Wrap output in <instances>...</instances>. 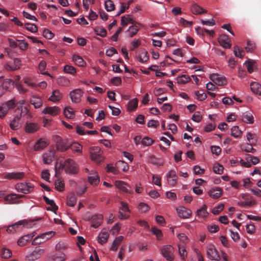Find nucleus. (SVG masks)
Instances as JSON below:
<instances>
[{
    "mask_svg": "<svg viewBox=\"0 0 261 261\" xmlns=\"http://www.w3.org/2000/svg\"><path fill=\"white\" fill-rule=\"evenodd\" d=\"M162 255L168 261H173L174 259V248L170 245H164L161 249Z\"/></svg>",
    "mask_w": 261,
    "mask_h": 261,
    "instance_id": "obj_1",
    "label": "nucleus"
},
{
    "mask_svg": "<svg viewBox=\"0 0 261 261\" xmlns=\"http://www.w3.org/2000/svg\"><path fill=\"white\" fill-rule=\"evenodd\" d=\"M64 166L65 172L68 174H74L79 171L77 165L72 159H67L65 161Z\"/></svg>",
    "mask_w": 261,
    "mask_h": 261,
    "instance_id": "obj_2",
    "label": "nucleus"
},
{
    "mask_svg": "<svg viewBox=\"0 0 261 261\" xmlns=\"http://www.w3.org/2000/svg\"><path fill=\"white\" fill-rule=\"evenodd\" d=\"M54 234L55 232L54 231H48L43 233L35 237L33 240L32 244V245L35 246L43 243L49 239Z\"/></svg>",
    "mask_w": 261,
    "mask_h": 261,
    "instance_id": "obj_3",
    "label": "nucleus"
},
{
    "mask_svg": "<svg viewBox=\"0 0 261 261\" xmlns=\"http://www.w3.org/2000/svg\"><path fill=\"white\" fill-rule=\"evenodd\" d=\"M206 254L211 260H219L220 259L218 252L213 245L208 246L206 250Z\"/></svg>",
    "mask_w": 261,
    "mask_h": 261,
    "instance_id": "obj_4",
    "label": "nucleus"
},
{
    "mask_svg": "<svg viewBox=\"0 0 261 261\" xmlns=\"http://www.w3.org/2000/svg\"><path fill=\"white\" fill-rule=\"evenodd\" d=\"M56 150L54 148L45 152L42 155L43 163L45 164H50L55 158Z\"/></svg>",
    "mask_w": 261,
    "mask_h": 261,
    "instance_id": "obj_5",
    "label": "nucleus"
},
{
    "mask_svg": "<svg viewBox=\"0 0 261 261\" xmlns=\"http://www.w3.org/2000/svg\"><path fill=\"white\" fill-rule=\"evenodd\" d=\"M121 206L119 208L118 213V218L121 220L127 219L129 218V216L126 213H130L128 205L123 201L121 202Z\"/></svg>",
    "mask_w": 261,
    "mask_h": 261,
    "instance_id": "obj_6",
    "label": "nucleus"
},
{
    "mask_svg": "<svg viewBox=\"0 0 261 261\" xmlns=\"http://www.w3.org/2000/svg\"><path fill=\"white\" fill-rule=\"evenodd\" d=\"M32 185L29 182L18 184L16 185V189L18 192L24 194L30 193L33 189Z\"/></svg>",
    "mask_w": 261,
    "mask_h": 261,
    "instance_id": "obj_7",
    "label": "nucleus"
},
{
    "mask_svg": "<svg viewBox=\"0 0 261 261\" xmlns=\"http://www.w3.org/2000/svg\"><path fill=\"white\" fill-rule=\"evenodd\" d=\"M44 252V249L36 248L33 252L27 256L26 258L29 261H35L39 258Z\"/></svg>",
    "mask_w": 261,
    "mask_h": 261,
    "instance_id": "obj_8",
    "label": "nucleus"
},
{
    "mask_svg": "<svg viewBox=\"0 0 261 261\" xmlns=\"http://www.w3.org/2000/svg\"><path fill=\"white\" fill-rule=\"evenodd\" d=\"M210 78L212 81L219 86H223L226 85L227 83L226 78L223 76H221L218 74H213L211 75Z\"/></svg>",
    "mask_w": 261,
    "mask_h": 261,
    "instance_id": "obj_9",
    "label": "nucleus"
},
{
    "mask_svg": "<svg viewBox=\"0 0 261 261\" xmlns=\"http://www.w3.org/2000/svg\"><path fill=\"white\" fill-rule=\"evenodd\" d=\"M91 221L92 223L91 226L96 228L101 224L103 221V216L101 214H95L91 217Z\"/></svg>",
    "mask_w": 261,
    "mask_h": 261,
    "instance_id": "obj_10",
    "label": "nucleus"
},
{
    "mask_svg": "<svg viewBox=\"0 0 261 261\" xmlns=\"http://www.w3.org/2000/svg\"><path fill=\"white\" fill-rule=\"evenodd\" d=\"M218 41L220 44L225 48H229L231 47L230 40L226 35H221L218 38Z\"/></svg>",
    "mask_w": 261,
    "mask_h": 261,
    "instance_id": "obj_11",
    "label": "nucleus"
},
{
    "mask_svg": "<svg viewBox=\"0 0 261 261\" xmlns=\"http://www.w3.org/2000/svg\"><path fill=\"white\" fill-rule=\"evenodd\" d=\"M82 91L81 89H77L71 92L70 93V96L72 102L77 103L81 101V97L82 96Z\"/></svg>",
    "mask_w": 261,
    "mask_h": 261,
    "instance_id": "obj_12",
    "label": "nucleus"
},
{
    "mask_svg": "<svg viewBox=\"0 0 261 261\" xmlns=\"http://www.w3.org/2000/svg\"><path fill=\"white\" fill-rule=\"evenodd\" d=\"M116 185L118 188L125 193L131 194L133 192V189L123 181H118L116 182Z\"/></svg>",
    "mask_w": 261,
    "mask_h": 261,
    "instance_id": "obj_13",
    "label": "nucleus"
},
{
    "mask_svg": "<svg viewBox=\"0 0 261 261\" xmlns=\"http://www.w3.org/2000/svg\"><path fill=\"white\" fill-rule=\"evenodd\" d=\"M177 175L174 170H170L167 175L168 183L171 186H174L177 181Z\"/></svg>",
    "mask_w": 261,
    "mask_h": 261,
    "instance_id": "obj_14",
    "label": "nucleus"
},
{
    "mask_svg": "<svg viewBox=\"0 0 261 261\" xmlns=\"http://www.w3.org/2000/svg\"><path fill=\"white\" fill-rule=\"evenodd\" d=\"M178 216L182 218H188L192 214L191 210L185 207H181L177 209Z\"/></svg>",
    "mask_w": 261,
    "mask_h": 261,
    "instance_id": "obj_15",
    "label": "nucleus"
},
{
    "mask_svg": "<svg viewBox=\"0 0 261 261\" xmlns=\"http://www.w3.org/2000/svg\"><path fill=\"white\" fill-rule=\"evenodd\" d=\"M39 128L38 123L33 122H27L25 126V130L28 133H33Z\"/></svg>",
    "mask_w": 261,
    "mask_h": 261,
    "instance_id": "obj_16",
    "label": "nucleus"
},
{
    "mask_svg": "<svg viewBox=\"0 0 261 261\" xmlns=\"http://www.w3.org/2000/svg\"><path fill=\"white\" fill-rule=\"evenodd\" d=\"M33 238V235L27 234L22 236L18 240L17 244L19 246H24Z\"/></svg>",
    "mask_w": 261,
    "mask_h": 261,
    "instance_id": "obj_17",
    "label": "nucleus"
},
{
    "mask_svg": "<svg viewBox=\"0 0 261 261\" xmlns=\"http://www.w3.org/2000/svg\"><path fill=\"white\" fill-rule=\"evenodd\" d=\"M49 143L42 139L39 140L34 145V150L35 151H39L42 150L48 145Z\"/></svg>",
    "mask_w": 261,
    "mask_h": 261,
    "instance_id": "obj_18",
    "label": "nucleus"
},
{
    "mask_svg": "<svg viewBox=\"0 0 261 261\" xmlns=\"http://www.w3.org/2000/svg\"><path fill=\"white\" fill-rule=\"evenodd\" d=\"M99 178L97 173H90L88 176V181L93 186H97L99 182Z\"/></svg>",
    "mask_w": 261,
    "mask_h": 261,
    "instance_id": "obj_19",
    "label": "nucleus"
},
{
    "mask_svg": "<svg viewBox=\"0 0 261 261\" xmlns=\"http://www.w3.org/2000/svg\"><path fill=\"white\" fill-rule=\"evenodd\" d=\"M60 109L57 107H47L43 111V113L48 114L53 116L57 115L60 112Z\"/></svg>",
    "mask_w": 261,
    "mask_h": 261,
    "instance_id": "obj_20",
    "label": "nucleus"
},
{
    "mask_svg": "<svg viewBox=\"0 0 261 261\" xmlns=\"http://www.w3.org/2000/svg\"><path fill=\"white\" fill-rule=\"evenodd\" d=\"M20 117L18 115H16L10 124V128L13 130H17L21 127V124L19 122Z\"/></svg>",
    "mask_w": 261,
    "mask_h": 261,
    "instance_id": "obj_21",
    "label": "nucleus"
},
{
    "mask_svg": "<svg viewBox=\"0 0 261 261\" xmlns=\"http://www.w3.org/2000/svg\"><path fill=\"white\" fill-rule=\"evenodd\" d=\"M222 189L220 188L217 187L216 189L210 190L208 192V195L214 199H217L222 195Z\"/></svg>",
    "mask_w": 261,
    "mask_h": 261,
    "instance_id": "obj_22",
    "label": "nucleus"
},
{
    "mask_svg": "<svg viewBox=\"0 0 261 261\" xmlns=\"http://www.w3.org/2000/svg\"><path fill=\"white\" fill-rule=\"evenodd\" d=\"M24 176L23 172H11L7 174L6 177L8 179H20Z\"/></svg>",
    "mask_w": 261,
    "mask_h": 261,
    "instance_id": "obj_23",
    "label": "nucleus"
},
{
    "mask_svg": "<svg viewBox=\"0 0 261 261\" xmlns=\"http://www.w3.org/2000/svg\"><path fill=\"white\" fill-rule=\"evenodd\" d=\"M52 261H65L66 259V256L63 252H57L50 257Z\"/></svg>",
    "mask_w": 261,
    "mask_h": 261,
    "instance_id": "obj_24",
    "label": "nucleus"
},
{
    "mask_svg": "<svg viewBox=\"0 0 261 261\" xmlns=\"http://www.w3.org/2000/svg\"><path fill=\"white\" fill-rule=\"evenodd\" d=\"M109 237V233L107 231H101L98 235V242L102 245L106 243Z\"/></svg>",
    "mask_w": 261,
    "mask_h": 261,
    "instance_id": "obj_25",
    "label": "nucleus"
},
{
    "mask_svg": "<svg viewBox=\"0 0 261 261\" xmlns=\"http://www.w3.org/2000/svg\"><path fill=\"white\" fill-rule=\"evenodd\" d=\"M76 133L80 135H84L86 133L91 135H97L98 134L97 130H88L85 133L84 128L79 125H76Z\"/></svg>",
    "mask_w": 261,
    "mask_h": 261,
    "instance_id": "obj_26",
    "label": "nucleus"
},
{
    "mask_svg": "<svg viewBox=\"0 0 261 261\" xmlns=\"http://www.w3.org/2000/svg\"><path fill=\"white\" fill-rule=\"evenodd\" d=\"M43 199L47 204L50 205L51 207V208H47V210L48 211H52L54 212H56V211L58 210V206L55 204L53 200L49 199L46 196H43Z\"/></svg>",
    "mask_w": 261,
    "mask_h": 261,
    "instance_id": "obj_27",
    "label": "nucleus"
},
{
    "mask_svg": "<svg viewBox=\"0 0 261 261\" xmlns=\"http://www.w3.org/2000/svg\"><path fill=\"white\" fill-rule=\"evenodd\" d=\"M23 197H24L23 195L11 194L6 196L4 197V199L5 201L9 202L10 203H15L16 200Z\"/></svg>",
    "mask_w": 261,
    "mask_h": 261,
    "instance_id": "obj_28",
    "label": "nucleus"
},
{
    "mask_svg": "<svg viewBox=\"0 0 261 261\" xmlns=\"http://www.w3.org/2000/svg\"><path fill=\"white\" fill-rule=\"evenodd\" d=\"M191 10L193 13L196 15H200L202 13H206L207 11L203 9L197 4H194L191 6Z\"/></svg>",
    "mask_w": 261,
    "mask_h": 261,
    "instance_id": "obj_29",
    "label": "nucleus"
},
{
    "mask_svg": "<svg viewBox=\"0 0 261 261\" xmlns=\"http://www.w3.org/2000/svg\"><path fill=\"white\" fill-rule=\"evenodd\" d=\"M14 82L10 79H6L3 82L2 87L5 91L10 90L13 88Z\"/></svg>",
    "mask_w": 261,
    "mask_h": 261,
    "instance_id": "obj_30",
    "label": "nucleus"
},
{
    "mask_svg": "<svg viewBox=\"0 0 261 261\" xmlns=\"http://www.w3.org/2000/svg\"><path fill=\"white\" fill-rule=\"evenodd\" d=\"M251 91L256 94L261 95V85L256 82H252L250 84Z\"/></svg>",
    "mask_w": 261,
    "mask_h": 261,
    "instance_id": "obj_31",
    "label": "nucleus"
},
{
    "mask_svg": "<svg viewBox=\"0 0 261 261\" xmlns=\"http://www.w3.org/2000/svg\"><path fill=\"white\" fill-rule=\"evenodd\" d=\"M61 98L62 95L60 91L58 90H56L53 92L52 95L49 97V100L53 102H57L59 101Z\"/></svg>",
    "mask_w": 261,
    "mask_h": 261,
    "instance_id": "obj_32",
    "label": "nucleus"
},
{
    "mask_svg": "<svg viewBox=\"0 0 261 261\" xmlns=\"http://www.w3.org/2000/svg\"><path fill=\"white\" fill-rule=\"evenodd\" d=\"M123 240V237L122 236H120L117 237L113 242V243L110 248V250L113 251H116L119 245L122 242Z\"/></svg>",
    "mask_w": 261,
    "mask_h": 261,
    "instance_id": "obj_33",
    "label": "nucleus"
},
{
    "mask_svg": "<svg viewBox=\"0 0 261 261\" xmlns=\"http://www.w3.org/2000/svg\"><path fill=\"white\" fill-rule=\"evenodd\" d=\"M76 203V197L74 194H69L67 197V204L70 206H73Z\"/></svg>",
    "mask_w": 261,
    "mask_h": 261,
    "instance_id": "obj_34",
    "label": "nucleus"
},
{
    "mask_svg": "<svg viewBox=\"0 0 261 261\" xmlns=\"http://www.w3.org/2000/svg\"><path fill=\"white\" fill-rule=\"evenodd\" d=\"M57 150L64 152L69 148V145L63 140L56 145Z\"/></svg>",
    "mask_w": 261,
    "mask_h": 261,
    "instance_id": "obj_35",
    "label": "nucleus"
},
{
    "mask_svg": "<svg viewBox=\"0 0 261 261\" xmlns=\"http://www.w3.org/2000/svg\"><path fill=\"white\" fill-rule=\"evenodd\" d=\"M30 102L36 109L40 108L42 105L41 99L40 97L36 96H33L31 98Z\"/></svg>",
    "mask_w": 261,
    "mask_h": 261,
    "instance_id": "obj_36",
    "label": "nucleus"
},
{
    "mask_svg": "<svg viewBox=\"0 0 261 261\" xmlns=\"http://www.w3.org/2000/svg\"><path fill=\"white\" fill-rule=\"evenodd\" d=\"M149 59V55L147 51L143 50L141 51L138 56V60L141 63H145Z\"/></svg>",
    "mask_w": 261,
    "mask_h": 261,
    "instance_id": "obj_37",
    "label": "nucleus"
},
{
    "mask_svg": "<svg viewBox=\"0 0 261 261\" xmlns=\"http://www.w3.org/2000/svg\"><path fill=\"white\" fill-rule=\"evenodd\" d=\"M72 59L75 64L77 66H84L86 64V63L83 58L78 55H73Z\"/></svg>",
    "mask_w": 261,
    "mask_h": 261,
    "instance_id": "obj_38",
    "label": "nucleus"
},
{
    "mask_svg": "<svg viewBox=\"0 0 261 261\" xmlns=\"http://www.w3.org/2000/svg\"><path fill=\"white\" fill-rule=\"evenodd\" d=\"M138 100L137 98H134L130 100L127 105V108L129 111H133L136 109L138 107Z\"/></svg>",
    "mask_w": 261,
    "mask_h": 261,
    "instance_id": "obj_39",
    "label": "nucleus"
},
{
    "mask_svg": "<svg viewBox=\"0 0 261 261\" xmlns=\"http://www.w3.org/2000/svg\"><path fill=\"white\" fill-rule=\"evenodd\" d=\"M0 252L2 257L4 258H9L12 255L11 250L5 247L2 248Z\"/></svg>",
    "mask_w": 261,
    "mask_h": 261,
    "instance_id": "obj_40",
    "label": "nucleus"
},
{
    "mask_svg": "<svg viewBox=\"0 0 261 261\" xmlns=\"http://www.w3.org/2000/svg\"><path fill=\"white\" fill-rule=\"evenodd\" d=\"M55 186L57 190L61 192L64 190V183L61 178L58 179L55 181Z\"/></svg>",
    "mask_w": 261,
    "mask_h": 261,
    "instance_id": "obj_41",
    "label": "nucleus"
},
{
    "mask_svg": "<svg viewBox=\"0 0 261 261\" xmlns=\"http://www.w3.org/2000/svg\"><path fill=\"white\" fill-rule=\"evenodd\" d=\"M128 23L134 24L135 21L130 15H127V16H122L121 18V24L123 26H125Z\"/></svg>",
    "mask_w": 261,
    "mask_h": 261,
    "instance_id": "obj_42",
    "label": "nucleus"
},
{
    "mask_svg": "<svg viewBox=\"0 0 261 261\" xmlns=\"http://www.w3.org/2000/svg\"><path fill=\"white\" fill-rule=\"evenodd\" d=\"M68 248V245L64 242H60L56 244L55 246V250L57 252H62V250H65Z\"/></svg>",
    "mask_w": 261,
    "mask_h": 261,
    "instance_id": "obj_43",
    "label": "nucleus"
},
{
    "mask_svg": "<svg viewBox=\"0 0 261 261\" xmlns=\"http://www.w3.org/2000/svg\"><path fill=\"white\" fill-rule=\"evenodd\" d=\"M246 64L247 70L249 73H252L254 71V68L255 67V62L252 60H249L246 61Z\"/></svg>",
    "mask_w": 261,
    "mask_h": 261,
    "instance_id": "obj_44",
    "label": "nucleus"
},
{
    "mask_svg": "<svg viewBox=\"0 0 261 261\" xmlns=\"http://www.w3.org/2000/svg\"><path fill=\"white\" fill-rule=\"evenodd\" d=\"M69 148L74 152H82V146L78 143L75 142L69 145Z\"/></svg>",
    "mask_w": 261,
    "mask_h": 261,
    "instance_id": "obj_45",
    "label": "nucleus"
},
{
    "mask_svg": "<svg viewBox=\"0 0 261 261\" xmlns=\"http://www.w3.org/2000/svg\"><path fill=\"white\" fill-rule=\"evenodd\" d=\"M27 224L25 220L19 221L14 224L11 225L12 228H13L14 231H16L19 229L21 226H24Z\"/></svg>",
    "mask_w": 261,
    "mask_h": 261,
    "instance_id": "obj_46",
    "label": "nucleus"
},
{
    "mask_svg": "<svg viewBox=\"0 0 261 261\" xmlns=\"http://www.w3.org/2000/svg\"><path fill=\"white\" fill-rule=\"evenodd\" d=\"M138 31L139 28L136 25L130 26L127 30L129 37H132L137 33Z\"/></svg>",
    "mask_w": 261,
    "mask_h": 261,
    "instance_id": "obj_47",
    "label": "nucleus"
},
{
    "mask_svg": "<svg viewBox=\"0 0 261 261\" xmlns=\"http://www.w3.org/2000/svg\"><path fill=\"white\" fill-rule=\"evenodd\" d=\"M246 160L248 162H251L253 165H256L260 161L259 159L257 157L254 156L249 154L246 155Z\"/></svg>",
    "mask_w": 261,
    "mask_h": 261,
    "instance_id": "obj_48",
    "label": "nucleus"
},
{
    "mask_svg": "<svg viewBox=\"0 0 261 261\" xmlns=\"http://www.w3.org/2000/svg\"><path fill=\"white\" fill-rule=\"evenodd\" d=\"M190 77L185 74H183L177 78V83L180 84H184L190 82Z\"/></svg>",
    "mask_w": 261,
    "mask_h": 261,
    "instance_id": "obj_49",
    "label": "nucleus"
},
{
    "mask_svg": "<svg viewBox=\"0 0 261 261\" xmlns=\"http://www.w3.org/2000/svg\"><path fill=\"white\" fill-rule=\"evenodd\" d=\"M16 113H17L16 115H18L20 117V119L25 115H28L29 117H31V115L29 113V111L27 107L20 108V110L17 111Z\"/></svg>",
    "mask_w": 261,
    "mask_h": 261,
    "instance_id": "obj_50",
    "label": "nucleus"
},
{
    "mask_svg": "<svg viewBox=\"0 0 261 261\" xmlns=\"http://www.w3.org/2000/svg\"><path fill=\"white\" fill-rule=\"evenodd\" d=\"M233 53L236 57L242 58L244 56V50L240 48L238 46H235L233 47Z\"/></svg>",
    "mask_w": 261,
    "mask_h": 261,
    "instance_id": "obj_51",
    "label": "nucleus"
},
{
    "mask_svg": "<svg viewBox=\"0 0 261 261\" xmlns=\"http://www.w3.org/2000/svg\"><path fill=\"white\" fill-rule=\"evenodd\" d=\"M231 135L234 137V138H238L239 137L241 134L242 132L239 129V127L238 126H234L232 127L231 129Z\"/></svg>",
    "mask_w": 261,
    "mask_h": 261,
    "instance_id": "obj_52",
    "label": "nucleus"
},
{
    "mask_svg": "<svg viewBox=\"0 0 261 261\" xmlns=\"http://www.w3.org/2000/svg\"><path fill=\"white\" fill-rule=\"evenodd\" d=\"M151 232L156 236L157 239L161 240L163 237V233L161 230L154 226L151 228Z\"/></svg>",
    "mask_w": 261,
    "mask_h": 261,
    "instance_id": "obj_53",
    "label": "nucleus"
},
{
    "mask_svg": "<svg viewBox=\"0 0 261 261\" xmlns=\"http://www.w3.org/2000/svg\"><path fill=\"white\" fill-rule=\"evenodd\" d=\"M198 216L201 217H206L208 215V212L206 211V206L204 205L197 212Z\"/></svg>",
    "mask_w": 261,
    "mask_h": 261,
    "instance_id": "obj_54",
    "label": "nucleus"
},
{
    "mask_svg": "<svg viewBox=\"0 0 261 261\" xmlns=\"http://www.w3.org/2000/svg\"><path fill=\"white\" fill-rule=\"evenodd\" d=\"M94 32L96 35L105 37L107 35V31L103 28L97 27L94 29Z\"/></svg>",
    "mask_w": 261,
    "mask_h": 261,
    "instance_id": "obj_55",
    "label": "nucleus"
},
{
    "mask_svg": "<svg viewBox=\"0 0 261 261\" xmlns=\"http://www.w3.org/2000/svg\"><path fill=\"white\" fill-rule=\"evenodd\" d=\"M242 120L246 123L252 124L254 122V118L251 114L244 115L242 117Z\"/></svg>",
    "mask_w": 261,
    "mask_h": 261,
    "instance_id": "obj_56",
    "label": "nucleus"
},
{
    "mask_svg": "<svg viewBox=\"0 0 261 261\" xmlns=\"http://www.w3.org/2000/svg\"><path fill=\"white\" fill-rule=\"evenodd\" d=\"M105 8L107 11H112L115 9V5L111 0H107L105 2Z\"/></svg>",
    "mask_w": 261,
    "mask_h": 261,
    "instance_id": "obj_57",
    "label": "nucleus"
},
{
    "mask_svg": "<svg viewBox=\"0 0 261 261\" xmlns=\"http://www.w3.org/2000/svg\"><path fill=\"white\" fill-rule=\"evenodd\" d=\"M91 158L93 161L98 164L103 161V157L101 155L95 153H91Z\"/></svg>",
    "mask_w": 261,
    "mask_h": 261,
    "instance_id": "obj_58",
    "label": "nucleus"
},
{
    "mask_svg": "<svg viewBox=\"0 0 261 261\" xmlns=\"http://www.w3.org/2000/svg\"><path fill=\"white\" fill-rule=\"evenodd\" d=\"M178 251L180 256L183 259H185V257H187V254L185 247L183 245H178Z\"/></svg>",
    "mask_w": 261,
    "mask_h": 261,
    "instance_id": "obj_59",
    "label": "nucleus"
},
{
    "mask_svg": "<svg viewBox=\"0 0 261 261\" xmlns=\"http://www.w3.org/2000/svg\"><path fill=\"white\" fill-rule=\"evenodd\" d=\"M224 168L222 165L219 164H216L214 165L213 167V171L215 173L219 174H221L223 173Z\"/></svg>",
    "mask_w": 261,
    "mask_h": 261,
    "instance_id": "obj_60",
    "label": "nucleus"
},
{
    "mask_svg": "<svg viewBox=\"0 0 261 261\" xmlns=\"http://www.w3.org/2000/svg\"><path fill=\"white\" fill-rule=\"evenodd\" d=\"M25 28L32 33H35L37 31V27L36 25L30 23H27L25 24Z\"/></svg>",
    "mask_w": 261,
    "mask_h": 261,
    "instance_id": "obj_61",
    "label": "nucleus"
},
{
    "mask_svg": "<svg viewBox=\"0 0 261 261\" xmlns=\"http://www.w3.org/2000/svg\"><path fill=\"white\" fill-rule=\"evenodd\" d=\"M64 72H65L66 73L72 74H73L75 73V72H76V70L74 67H73V66H70V65H65L64 66Z\"/></svg>",
    "mask_w": 261,
    "mask_h": 261,
    "instance_id": "obj_62",
    "label": "nucleus"
},
{
    "mask_svg": "<svg viewBox=\"0 0 261 261\" xmlns=\"http://www.w3.org/2000/svg\"><path fill=\"white\" fill-rule=\"evenodd\" d=\"M224 207V205L223 204H219L213 208L212 213L214 215H218L223 210Z\"/></svg>",
    "mask_w": 261,
    "mask_h": 261,
    "instance_id": "obj_63",
    "label": "nucleus"
},
{
    "mask_svg": "<svg viewBox=\"0 0 261 261\" xmlns=\"http://www.w3.org/2000/svg\"><path fill=\"white\" fill-rule=\"evenodd\" d=\"M138 208L142 213H145L149 210V206L146 203L141 202L138 205Z\"/></svg>",
    "mask_w": 261,
    "mask_h": 261,
    "instance_id": "obj_64",
    "label": "nucleus"
}]
</instances>
